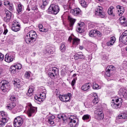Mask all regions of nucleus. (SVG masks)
<instances>
[{"mask_svg":"<svg viewBox=\"0 0 127 127\" xmlns=\"http://www.w3.org/2000/svg\"><path fill=\"white\" fill-rule=\"evenodd\" d=\"M47 11L48 13H54V14H57V13L60 11V8L58 5L53 4L50 6Z\"/></svg>","mask_w":127,"mask_h":127,"instance_id":"f257e3e1","label":"nucleus"},{"mask_svg":"<svg viewBox=\"0 0 127 127\" xmlns=\"http://www.w3.org/2000/svg\"><path fill=\"white\" fill-rule=\"evenodd\" d=\"M113 102L111 104V106L113 109H119L122 107V103H123V99L122 98H114L112 100Z\"/></svg>","mask_w":127,"mask_h":127,"instance_id":"f03ea898","label":"nucleus"},{"mask_svg":"<svg viewBox=\"0 0 127 127\" xmlns=\"http://www.w3.org/2000/svg\"><path fill=\"white\" fill-rule=\"evenodd\" d=\"M127 120V113H126L119 114V116L116 118V122H117L118 124H123V123L126 122Z\"/></svg>","mask_w":127,"mask_h":127,"instance_id":"7ed1b4c3","label":"nucleus"},{"mask_svg":"<svg viewBox=\"0 0 127 127\" xmlns=\"http://www.w3.org/2000/svg\"><path fill=\"white\" fill-rule=\"evenodd\" d=\"M51 72H49V76L51 79H55V77L59 74V70L56 67L50 68Z\"/></svg>","mask_w":127,"mask_h":127,"instance_id":"20e7f679","label":"nucleus"},{"mask_svg":"<svg viewBox=\"0 0 127 127\" xmlns=\"http://www.w3.org/2000/svg\"><path fill=\"white\" fill-rule=\"evenodd\" d=\"M95 118L96 120L101 121L104 119V114H103V110L98 109L94 111Z\"/></svg>","mask_w":127,"mask_h":127,"instance_id":"39448f33","label":"nucleus"},{"mask_svg":"<svg viewBox=\"0 0 127 127\" xmlns=\"http://www.w3.org/2000/svg\"><path fill=\"white\" fill-rule=\"evenodd\" d=\"M69 120V126L70 127H76L78 125V120L76 119V117H74L72 115L70 116V117H68Z\"/></svg>","mask_w":127,"mask_h":127,"instance_id":"423d86ee","label":"nucleus"},{"mask_svg":"<svg viewBox=\"0 0 127 127\" xmlns=\"http://www.w3.org/2000/svg\"><path fill=\"white\" fill-rule=\"evenodd\" d=\"M0 88L1 90H2V92H7V91H8L10 88L9 82L6 80H3L2 85H0Z\"/></svg>","mask_w":127,"mask_h":127,"instance_id":"0eeeda50","label":"nucleus"},{"mask_svg":"<svg viewBox=\"0 0 127 127\" xmlns=\"http://www.w3.org/2000/svg\"><path fill=\"white\" fill-rule=\"evenodd\" d=\"M23 124V119L20 117H17L13 121V125L14 127H20Z\"/></svg>","mask_w":127,"mask_h":127,"instance_id":"6e6552de","label":"nucleus"},{"mask_svg":"<svg viewBox=\"0 0 127 127\" xmlns=\"http://www.w3.org/2000/svg\"><path fill=\"white\" fill-rule=\"evenodd\" d=\"M95 14L101 18H104L106 16V13L103 12V7L98 6L95 9Z\"/></svg>","mask_w":127,"mask_h":127,"instance_id":"1a4fd4ad","label":"nucleus"},{"mask_svg":"<svg viewBox=\"0 0 127 127\" xmlns=\"http://www.w3.org/2000/svg\"><path fill=\"white\" fill-rule=\"evenodd\" d=\"M72 94L71 93H68L66 95H60L59 96V98L61 101L62 102H65V103H67V102H69L70 101V99H71V97Z\"/></svg>","mask_w":127,"mask_h":127,"instance_id":"9d476101","label":"nucleus"},{"mask_svg":"<svg viewBox=\"0 0 127 127\" xmlns=\"http://www.w3.org/2000/svg\"><path fill=\"white\" fill-rule=\"evenodd\" d=\"M120 42L127 45V30L124 31L119 39Z\"/></svg>","mask_w":127,"mask_h":127,"instance_id":"9b49d317","label":"nucleus"},{"mask_svg":"<svg viewBox=\"0 0 127 127\" xmlns=\"http://www.w3.org/2000/svg\"><path fill=\"white\" fill-rule=\"evenodd\" d=\"M46 98V93L45 92H41L39 96H35L34 99L36 100V101H38V102H43L44 100H45V98Z\"/></svg>","mask_w":127,"mask_h":127,"instance_id":"f8f14e48","label":"nucleus"},{"mask_svg":"<svg viewBox=\"0 0 127 127\" xmlns=\"http://www.w3.org/2000/svg\"><path fill=\"white\" fill-rule=\"evenodd\" d=\"M22 65L20 64H15L13 66H11L10 68V71H11V73L12 74H15V71L17 70H20V69H21Z\"/></svg>","mask_w":127,"mask_h":127,"instance_id":"ddd939ff","label":"nucleus"},{"mask_svg":"<svg viewBox=\"0 0 127 127\" xmlns=\"http://www.w3.org/2000/svg\"><path fill=\"white\" fill-rule=\"evenodd\" d=\"M118 94L120 95L121 98H124V99H127V90L125 88H121Z\"/></svg>","mask_w":127,"mask_h":127,"instance_id":"4468645a","label":"nucleus"},{"mask_svg":"<svg viewBox=\"0 0 127 127\" xmlns=\"http://www.w3.org/2000/svg\"><path fill=\"white\" fill-rule=\"evenodd\" d=\"M11 29L13 31H15V32H17V31L20 30V25H19L18 22L16 21L14 22L13 24L12 25Z\"/></svg>","mask_w":127,"mask_h":127,"instance_id":"2eb2a0df","label":"nucleus"},{"mask_svg":"<svg viewBox=\"0 0 127 127\" xmlns=\"http://www.w3.org/2000/svg\"><path fill=\"white\" fill-rule=\"evenodd\" d=\"M27 111V116L30 118L32 116V104L31 103H28L27 106L26 107Z\"/></svg>","mask_w":127,"mask_h":127,"instance_id":"dca6fc26","label":"nucleus"},{"mask_svg":"<svg viewBox=\"0 0 127 127\" xmlns=\"http://www.w3.org/2000/svg\"><path fill=\"white\" fill-rule=\"evenodd\" d=\"M26 43L27 44H31V40H32V34L31 31L27 34L26 36L24 37Z\"/></svg>","mask_w":127,"mask_h":127,"instance_id":"f3484780","label":"nucleus"},{"mask_svg":"<svg viewBox=\"0 0 127 127\" xmlns=\"http://www.w3.org/2000/svg\"><path fill=\"white\" fill-rule=\"evenodd\" d=\"M118 12L119 16H122L124 12H125V8L120 5L117 6Z\"/></svg>","mask_w":127,"mask_h":127,"instance_id":"a211bd4d","label":"nucleus"},{"mask_svg":"<svg viewBox=\"0 0 127 127\" xmlns=\"http://www.w3.org/2000/svg\"><path fill=\"white\" fill-rule=\"evenodd\" d=\"M70 13L75 16L79 15L81 14V9L79 8H76L71 10Z\"/></svg>","mask_w":127,"mask_h":127,"instance_id":"6ab92c4d","label":"nucleus"},{"mask_svg":"<svg viewBox=\"0 0 127 127\" xmlns=\"http://www.w3.org/2000/svg\"><path fill=\"white\" fill-rule=\"evenodd\" d=\"M74 59L75 60H78V59H85V56H84L82 53L79 52L74 55Z\"/></svg>","mask_w":127,"mask_h":127,"instance_id":"aec40b11","label":"nucleus"},{"mask_svg":"<svg viewBox=\"0 0 127 127\" xmlns=\"http://www.w3.org/2000/svg\"><path fill=\"white\" fill-rule=\"evenodd\" d=\"M13 59H14V58H13V56L11 55L7 56V55H6L5 56L4 60L5 62H7L8 63H10V62H12V61H13Z\"/></svg>","mask_w":127,"mask_h":127,"instance_id":"412c9836","label":"nucleus"},{"mask_svg":"<svg viewBox=\"0 0 127 127\" xmlns=\"http://www.w3.org/2000/svg\"><path fill=\"white\" fill-rule=\"evenodd\" d=\"M116 42V37L113 36L110 38V41L107 43V46H112Z\"/></svg>","mask_w":127,"mask_h":127,"instance_id":"4be33fe9","label":"nucleus"},{"mask_svg":"<svg viewBox=\"0 0 127 127\" xmlns=\"http://www.w3.org/2000/svg\"><path fill=\"white\" fill-rule=\"evenodd\" d=\"M90 88H91V85H90V83H86L84 85L82 86L81 89L82 90V91H88V90H89Z\"/></svg>","mask_w":127,"mask_h":127,"instance_id":"5701e85b","label":"nucleus"},{"mask_svg":"<svg viewBox=\"0 0 127 127\" xmlns=\"http://www.w3.org/2000/svg\"><path fill=\"white\" fill-rule=\"evenodd\" d=\"M46 52L50 53V54H53L54 52H55V49L50 46H47L46 47Z\"/></svg>","mask_w":127,"mask_h":127,"instance_id":"b1692460","label":"nucleus"},{"mask_svg":"<svg viewBox=\"0 0 127 127\" xmlns=\"http://www.w3.org/2000/svg\"><path fill=\"white\" fill-rule=\"evenodd\" d=\"M55 119V116L54 115L50 116L48 118V123L50 125H54V119Z\"/></svg>","mask_w":127,"mask_h":127,"instance_id":"393cba45","label":"nucleus"},{"mask_svg":"<svg viewBox=\"0 0 127 127\" xmlns=\"http://www.w3.org/2000/svg\"><path fill=\"white\" fill-rule=\"evenodd\" d=\"M16 106V104L15 103H11L8 104L7 106H6V108H7L8 110L11 111V110H12V109H14V107H15Z\"/></svg>","mask_w":127,"mask_h":127,"instance_id":"a878e982","label":"nucleus"},{"mask_svg":"<svg viewBox=\"0 0 127 127\" xmlns=\"http://www.w3.org/2000/svg\"><path fill=\"white\" fill-rule=\"evenodd\" d=\"M13 84L14 85V87L16 88H20L21 87V85H20V81L19 80L16 79L14 81H13Z\"/></svg>","mask_w":127,"mask_h":127,"instance_id":"bb28decb","label":"nucleus"},{"mask_svg":"<svg viewBox=\"0 0 127 127\" xmlns=\"http://www.w3.org/2000/svg\"><path fill=\"white\" fill-rule=\"evenodd\" d=\"M80 43V39L77 38H74L72 39L73 45L77 46Z\"/></svg>","mask_w":127,"mask_h":127,"instance_id":"cd10ccee","label":"nucleus"},{"mask_svg":"<svg viewBox=\"0 0 127 127\" xmlns=\"http://www.w3.org/2000/svg\"><path fill=\"white\" fill-rule=\"evenodd\" d=\"M115 7L113 6L110 7L108 10V13L109 14V15H113L115 16V15H114V11H113V9H114Z\"/></svg>","mask_w":127,"mask_h":127,"instance_id":"c85d7f7f","label":"nucleus"},{"mask_svg":"<svg viewBox=\"0 0 127 127\" xmlns=\"http://www.w3.org/2000/svg\"><path fill=\"white\" fill-rule=\"evenodd\" d=\"M68 19L69 20L70 22V27H72L76 22V19H73V18H68Z\"/></svg>","mask_w":127,"mask_h":127,"instance_id":"c756f323","label":"nucleus"},{"mask_svg":"<svg viewBox=\"0 0 127 127\" xmlns=\"http://www.w3.org/2000/svg\"><path fill=\"white\" fill-rule=\"evenodd\" d=\"M47 4H48V1L47 0H43L42 5L41 6V8L44 9V6H46Z\"/></svg>","mask_w":127,"mask_h":127,"instance_id":"7c9ffc66","label":"nucleus"},{"mask_svg":"<svg viewBox=\"0 0 127 127\" xmlns=\"http://www.w3.org/2000/svg\"><path fill=\"white\" fill-rule=\"evenodd\" d=\"M27 95L28 97H31V96H32V86H30L29 87Z\"/></svg>","mask_w":127,"mask_h":127,"instance_id":"2f4dec72","label":"nucleus"},{"mask_svg":"<svg viewBox=\"0 0 127 127\" xmlns=\"http://www.w3.org/2000/svg\"><path fill=\"white\" fill-rule=\"evenodd\" d=\"M115 66H114V65H109L108 66H107L106 70L108 71L111 72V71H114V70H115Z\"/></svg>","mask_w":127,"mask_h":127,"instance_id":"473e14b6","label":"nucleus"},{"mask_svg":"<svg viewBox=\"0 0 127 127\" xmlns=\"http://www.w3.org/2000/svg\"><path fill=\"white\" fill-rule=\"evenodd\" d=\"M60 50L62 52H64L66 50V46H65V44L64 43H62L60 46Z\"/></svg>","mask_w":127,"mask_h":127,"instance_id":"72a5a7b5","label":"nucleus"},{"mask_svg":"<svg viewBox=\"0 0 127 127\" xmlns=\"http://www.w3.org/2000/svg\"><path fill=\"white\" fill-rule=\"evenodd\" d=\"M79 1L81 6H82L83 7H87V3L86 2V1H85L84 0H80Z\"/></svg>","mask_w":127,"mask_h":127,"instance_id":"f704fd0d","label":"nucleus"},{"mask_svg":"<svg viewBox=\"0 0 127 127\" xmlns=\"http://www.w3.org/2000/svg\"><path fill=\"white\" fill-rule=\"evenodd\" d=\"M92 88L93 90H98V89H100V86L98 84H96V82H93Z\"/></svg>","mask_w":127,"mask_h":127,"instance_id":"c9c22d12","label":"nucleus"},{"mask_svg":"<svg viewBox=\"0 0 127 127\" xmlns=\"http://www.w3.org/2000/svg\"><path fill=\"white\" fill-rule=\"evenodd\" d=\"M22 5L21 4H18V8L17 9V11L18 13L21 12L22 11Z\"/></svg>","mask_w":127,"mask_h":127,"instance_id":"e433bc0d","label":"nucleus"},{"mask_svg":"<svg viewBox=\"0 0 127 127\" xmlns=\"http://www.w3.org/2000/svg\"><path fill=\"white\" fill-rule=\"evenodd\" d=\"M96 34V30H91L89 32V36L90 37H94Z\"/></svg>","mask_w":127,"mask_h":127,"instance_id":"4c0bfd02","label":"nucleus"},{"mask_svg":"<svg viewBox=\"0 0 127 127\" xmlns=\"http://www.w3.org/2000/svg\"><path fill=\"white\" fill-rule=\"evenodd\" d=\"M37 38V34H36V33L35 32L33 31L32 34V40H34V41H36Z\"/></svg>","mask_w":127,"mask_h":127,"instance_id":"58836bf2","label":"nucleus"},{"mask_svg":"<svg viewBox=\"0 0 127 127\" xmlns=\"http://www.w3.org/2000/svg\"><path fill=\"white\" fill-rule=\"evenodd\" d=\"M0 117L3 119V118H6V113L3 111H1L0 112Z\"/></svg>","mask_w":127,"mask_h":127,"instance_id":"ea45409f","label":"nucleus"},{"mask_svg":"<svg viewBox=\"0 0 127 127\" xmlns=\"http://www.w3.org/2000/svg\"><path fill=\"white\" fill-rule=\"evenodd\" d=\"M90 115L87 114V115H85L82 117V120H83V121H86V120H89L90 119Z\"/></svg>","mask_w":127,"mask_h":127,"instance_id":"a19ab883","label":"nucleus"},{"mask_svg":"<svg viewBox=\"0 0 127 127\" xmlns=\"http://www.w3.org/2000/svg\"><path fill=\"white\" fill-rule=\"evenodd\" d=\"M0 122H1L2 123L4 124V126H5V124L7 123V119L6 118H1V121H0Z\"/></svg>","mask_w":127,"mask_h":127,"instance_id":"79ce46f5","label":"nucleus"},{"mask_svg":"<svg viewBox=\"0 0 127 127\" xmlns=\"http://www.w3.org/2000/svg\"><path fill=\"white\" fill-rule=\"evenodd\" d=\"M30 74L31 72L27 71L25 73V77L26 79H29V77H30Z\"/></svg>","mask_w":127,"mask_h":127,"instance_id":"37998d69","label":"nucleus"},{"mask_svg":"<svg viewBox=\"0 0 127 127\" xmlns=\"http://www.w3.org/2000/svg\"><path fill=\"white\" fill-rule=\"evenodd\" d=\"M93 100L92 101V103L96 105V104H98L99 103V100L98 99V97L93 98Z\"/></svg>","mask_w":127,"mask_h":127,"instance_id":"c03bdc74","label":"nucleus"},{"mask_svg":"<svg viewBox=\"0 0 127 127\" xmlns=\"http://www.w3.org/2000/svg\"><path fill=\"white\" fill-rule=\"evenodd\" d=\"M10 19H11V18L9 17H4V21L5 22H9V21H10Z\"/></svg>","mask_w":127,"mask_h":127,"instance_id":"a18cd8bd","label":"nucleus"},{"mask_svg":"<svg viewBox=\"0 0 127 127\" xmlns=\"http://www.w3.org/2000/svg\"><path fill=\"white\" fill-rule=\"evenodd\" d=\"M78 25L77 26L78 27H79L80 28H84L85 26V24L83 22L79 23L78 24Z\"/></svg>","mask_w":127,"mask_h":127,"instance_id":"49530a36","label":"nucleus"},{"mask_svg":"<svg viewBox=\"0 0 127 127\" xmlns=\"http://www.w3.org/2000/svg\"><path fill=\"white\" fill-rule=\"evenodd\" d=\"M6 17H10L11 18V13L9 11H6Z\"/></svg>","mask_w":127,"mask_h":127,"instance_id":"de8ad7c7","label":"nucleus"},{"mask_svg":"<svg viewBox=\"0 0 127 127\" xmlns=\"http://www.w3.org/2000/svg\"><path fill=\"white\" fill-rule=\"evenodd\" d=\"M9 10H10V11H13V10H14V7H13V5L12 4H9Z\"/></svg>","mask_w":127,"mask_h":127,"instance_id":"09e8293b","label":"nucleus"},{"mask_svg":"<svg viewBox=\"0 0 127 127\" xmlns=\"http://www.w3.org/2000/svg\"><path fill=\"white\" fill-rule=\"evenodd\" d=\"M77 80V77H75L73 78L72 81H71V86L73 87V86L75 85V84H76V80Z\"/></svg>","mask_w":127,"mask_h":127,"instance_id":"8fccbe9b","label":"nucleus"},{"mask_svg":"<svg viewBox=\"0 0 127 127\" xmlns=\"http://www.w3.org/2000/svg\"><path fill=\"white\" fill-rule=\"evenodd\" d=\"M95 35H97L99 37H101V36H102V33L99 31L96 30Z\"/></svg>","mask_w":127,"mask_h":127,"instance_id":"3c124183","label":"nucleus"},{"mask_svg":"<svg viewBox=\"0 0 127 127\" xmlns=\"http://www.w3.org/2000/svg\"><path fill=\"white\" fill-rule=\"evenodd\" d=\"M3 59H4V56L1 53H0V61H2Z\"/></svg>","mask_w":127,"mask_h":127,"instance_id":"603ef678","label":"nucleus"},{"mask_svg":"<svg viewBox=\"0 0 127 127\" xmlns=\"http://www.w3.org/2000/svg\"><path fill=\"white\" fill-rule=\"evenodd\" d=\"M62 119L64 122H65V121H67V120H68V117H67V116L65 115V114H63Z\"/></svg>","mask_w":127,"mask_h":127,"instance_id":"864d4df0","label":"nucleus"},{"mask_svg":"<svg viewBox=\"0 0 127 127\" xmlns=\"http://www.w3.org/2000/svg\"><path fill=\"white\" fill-rule=\"evenodd\" d=\"M10 101H11L12 102H15V101H16V98H15V96H11L10 98Z\"/></svg>","mask_w":127,"mask_h":127,"instance_id":"5fc2aeb1","label":"nucleus"},{"mask_svg":"<svg viewBox=\"0 0 127 127\" xmlns=\"http://www.w3.org/2000/svg\"><path fill=\"white\" fill-rule=\"evenodd\" d=\"M32 10H34L35 12H37L38 11V9H37V6L36 5H34Z\"/></svg>","mask_w":127,"mask_h":127,"instance_id":"6e6d98bb","label":"nucleus"},{"mask_svg":"<svg viewBox=\"0 0 127 127\" xmlns=\"http://www.w3.org/2000/svg\"><path fill=\"white\" fill-rule=\"evenodd\" d=\"M37 112V107H32V113H36Z\"/></svg>","mask_w":127,"mask_h":127,"instance_id":"4d7b16f0","label":"nucleus"},{"mask_svg":"<svg viewBox=\"0 0 127 127\" xmlns=\"http://www.w3.org/2000/svg\"><path fill=\"white\" fill-rule=\"evenodd\" d=\"M31 9H32V7H31V3H29L28 7L27 8V10L30 11Z\"/></svg>","mask_w":127,"mask_h":127,"instance_id":"13d9d810","label":"nucleus"},{"mask_svg":"<svg viewBox=\"0 0 127 127\" xmlns=\"http://www.w3.org/2000/svg\"><path fill=\"white\" fill-rule=\"evenodd\" d=\"M76 30V31H77V32H79L80 33L82 32V28H80L79 27H77Z\"/></svg>","mask_w":127,"mask_h":127,"instance_id":"bf43d9fd","label":"nucleus"},{"mask_svg":"<svg viewBox=\"0 0 127 127\" xmlns=\"http://www.w3.org/2000/svg\"><path fill=\"white\" fill-rule=\"evenodd\" d=\"M107 77H110L111 76V73L110 71H108V70H106V72L105 73Z\"/></svg>","mask_w":127,"mask_h":127,"instance_id":"052dcab7","label":"nucleus"},{"mask_svg":"<svg viewBox=\"0 0 127 127\" xmlns=\"http://www.w3.org/2000/svg\"><path fill=\"white\" fill-rule=\"evenodd\" d=\"M38 26L40 29V31H41V30H43V26L42 25V24H40Z\"/></svg>","mask_w":127,"mask_h":127,"instance_id":"680f3d73","label":"nucleus"},{"mask_svg":"<svg viewBox=\"0 0 127 127\" xmlns=\"http://www.w3.org/2000/svg\"><path fill=\"white\" fill-rule=\"evenodd\" d=\"M92 95H93V98H98V95H97V93H92Z\"/></svg>","mask_w":127,"mask_h":127,"instance_id":"e2e57ef3","label":"nucleus"},{"mask_svg":"<svg viewBox=\"0 0 127 127\" xmlns=\"http://www.w3.org/2000/svg\"><path fill=\"white\" fill-rule=\"evenodd\" d=\"M63 117V114H60L58 115V119H62Z\"/></svg>","mask_w":127,"mask_h":127,"instance_id":"0e129e2a","label":"nucleus"},{"mask_svg":"<svg viewBox=\"0 0 127 127\" xmlns=\"http://www.w3.org/2000/svg\"><path fill=\"white\" fill-rule=\"evenodd\" d=\"M48 31V29H43V30H41V32H47Z\"/></svg>","mask_w":127,"mask_h":127,"instance_id":"69168bd1","label":"nucleus"},{"mask_svg":"<svg viewBox=\"0 0 127 127\" xmlns=\"http://www.w3.org/2000/svg\"><path fill=\"white\" fill-rule=\"evenodd\" d=\"M9 4V2L8 1H5L4 2V5H8Z\"/></svg>","mask_w":127,"mask_h":127,"instance_id":"338daca9","label":"nucleus"},{"mask_svg":"<svg viewBox=\"0 0 127 127\" xmlns=\"http://www.w3.org/2000/svg\"><path fill=\"white\" fill-rule=\"evenodd\" d=\"M122 23H123V24L125 25V26H127V21L121 22Z\"/></svg>","mask_w":127,"mask_h":127,"instance_id":"774afa93","label":"nucleus"}]
</instances>
